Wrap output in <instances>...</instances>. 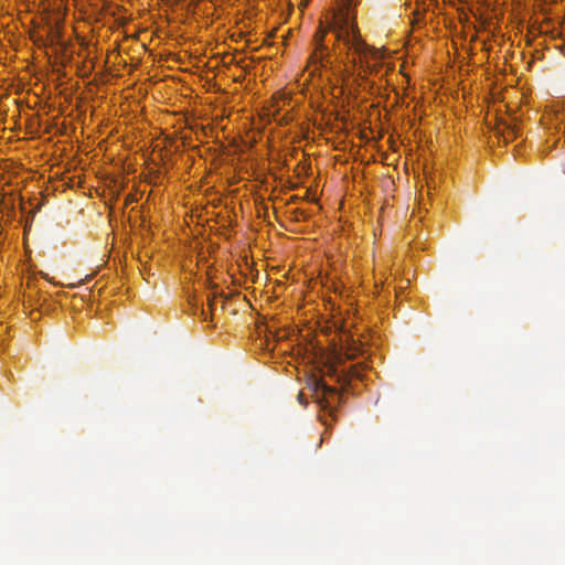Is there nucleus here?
Masks as SVG:
<instances>
[{"label":"nucleus","mask_w":565,"mask_h":565,"mask_svg":"<svg viewBox=\"0 0 565 565\" xmlns=\"http://www.w3.org/2000/svg\"><path fill=\"white\" fill-rule=\"evenodd\" d=\"M328 33V29L321 24L317 32L313 34L315 50L309 57V63L317 67L329 68L331 67L332 61L330 60V51L324 44V36Z\"/></svg>","instance_id":"7ed1b4c3"},{"label":"nucleus","mask_w":565,"mask_h":565,"mask_svg":"<svg viewBox=\"0 0 565 565\" xmlns=\"http://www.w3.org/2000/svg\"><path fill=\"white\" fill-rule=\"evenodd\" d=\"M298 401H299L300 404H303V405L306 404V402L303 401V394L302 393L298 394Z\"/></svg>","instance_id":"1a4fd4ad"},{"label":"nucleus","mask_w":565,"mask_h":565,"mask_svg":"<svg viewBox=\"0 0 565 565\" xmlns=\"http://www.w3.org/2000/svg\"><path fill=\"white\" fill-rule=\"evenodd\" d=\"M189 303L192 306V308L195 310L194 313H196V311H200V315L201 317L205 320L206 319V316H205V311L203 308H200L196 303L192 302V300H189Z\"/></svg>","instance_id":"39448f33"},{"label":"nucleus","mask_w":565,"mask_h":565,"mask_svg":"<svg viewBox=\"0 0 565 565\" xmlns=\"http://www.w3.org/2000/svg\"><path fill=\"white\" fill-rule=\"evenodd\" d=\"M292 213L295 215V220L297 221H299L301 217H305V213L298 209H296Z\"/></svg>","instance_id":"423d86ee"},{"label":"nucleus","mask_w":565,"mask_h":565,"mask_svg":"<svg viewBox=\"0 0 565 565\" xmlns=\"http://www.w3.org/2000/svg\"><path fill=\"white\" fill-rule=\"evenodd\" d=\"M341 349L348 360H353L364 353L362 343L354 339L353 334L342 331L341 335Z\"/></svg>","instance_id":"20e7f679"},{"label":"nucleus","mask_w":565,"mask_h":565,"mask_svg":"<svg viewBox=\"0 0 565 565\" xmlns=\"http://www.w3.org/2000/svg\"><path fill=\"white\" fill-rule=\"evenodd\" d=\"M316 397L317 403L324 412V414L320 415L319 418L326 426H329L327 415L332 419H335V404L340 403L341 396L334 387L327 385L320 380L316 383Z\"/></svg>","instance_id":"f03ea898"},{"label":"nucleus","mask_w":565,"mask_h":565,"mask_svg":"<svg viewBox=\"0 0 565 565\" xmlns=\"http://www.w3.org/2000/svg\"><path fill=\"white\" fill-rule=\"evenodd\" d=\"M207 305H209V308H210L211 310H214L215 296H213V297H209V298H207Z\"/></svg>","instance_id":"0eeeda50"},{"label":"nucleus","mask_w":565,"mask_h":565,"mask_svg":"<svg viewBox=\"0 0 565 565\" xmlns=\"http://www.w3.org/2000/svg\"><path fill=\"white\" fill-rule=\"evenodd\" d=\"M351 375L354 376V377H358V379L362 377L361 373L356 370L355 366L352 367Z\"/></svg>","instance_id":"6e6552de"},{"label":"nucleus","mask_w":565,"mask_h":565,"mask_svg":"<svg viewBox=\"0 0 565 565\" xmlns=\"http://www.w3.org/2000/svg\"><path fill=\"white\" fill-rule=\"evenodd\" d=\"M333 31L337 40L343 42L349 50L358 55L351 61L352 70H348L349 75L354 76L355 81H365L369 74L379 72L383 55L380 50L363 41L356 26L344 19L341 25L333 26Z\"/></svg>","instance_id":"f257e3e1"}]
</instances>
